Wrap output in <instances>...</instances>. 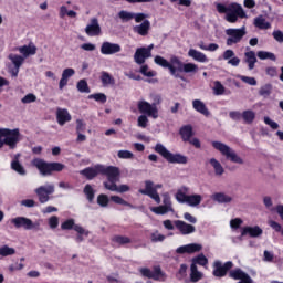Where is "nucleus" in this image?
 I'll list each match as a JSON object with an SVG mask.
<instances>
[{
	"label": "nucleus",
	"instance_id": "obj_10",
	"mask_svg": "<svg viewBox=\"0 0 283 283\" xmlns=\"http://www.w3.org/2000/svg\"><path fill=\"white\" fill-rule=\"evenodd\" d=\"M9 61L13 65V67H9V72L11 73V76H19V70H21V66L23 63H25V60L22 55L10 53L8 55Z\"/></svg>",
	"mask_w": 283,
	"mask_h": 283
},
{
	"label": "nucleus",
	"instance_id": "obj_26",
	"mask_svg": "<svg viewBox=\"0 0 283 283\" xmlns=\"http://www.w3.org/2000/svg\"><path fill=\"white\" fill-rule=\"evenodd\" d=\"M74 74H76V71H74V69L72 67L64 69L62 72V77L59 82V88L64 90V87L67 86L70 78H72Z\"/></svg>",
	"mask_w": 283,
	"mask_h": 283
},
{
	"label": "nucleus",
	"instance_id": "obj_34",
	"mask_svg": "<svg viewBox=\"0 0 283 283\" xmlns=\"http://www.w3.org/2000/svg\"><path fill=\"white\" fill-rule=\"evenodd\" d=\"M245 56V63H248L249 70H253L255 67V64L258 63V57L255 56L254 51H248L244 53Z\"/></svg>",
	"mask_w": 283,
	"mask_h": 283
},
{
	"label": "nucleus",
	"instance_id": "obj_50",
	"mask_svg": "<svg viewBox=\"0 0 283 283\" xmlns=\"http://www.w3.org/2000/svg\"><path fill=\"white\" fill-rule=\"evenodd\" d=\"M140 74H143L144 76H147L148 78H154V76H156V71L149 70L148 65H142Z\"/></svg>",
	"mask_w": 283,
	"mask_h": 283
},
{
	"label": "nucleus",
	"instance_id": "obj_28",
	"mask_svg": "<svg viewBox=\"0 0 283 283\" xmlns=\"http://www.w3.org/2000/svg\"><path fill=\"white\" fill-rule=\"evenodd\" d=\"M188 56L193 59V61H197V63H209V57H207V54L196 49H189Z\"/></svg>",
	"mask_w": 283,
	"mask_h": 283
},
{
	"label": "nucleus",
	"instance_id": "obj_57",
	"mask_svg": "<svg viewBox=\"0 0 283 283\" xmlns=\"http://www.w3.org/2000/svg\"><path fill=\"white\" fill-rule=\"evenodd\" d=\"M238 78H240V81H242L243 83H247V85H252V86L258 85V81L255 80V77L238 75Z\"/></svg>",
	"mask_w": 283,
	"mask_h": 283
},
{
	"label": "nucleus",
	"instance_id": "obj_19",
	"mask_svg": "<svg viewBox=\"0 0 283 283\" xmlns=\"http://www.w3.org/2000/svg\"><path fill=\"white\" fill-rule=\"evenodd\" d=\"M233 266L231 261L226 262L223 265L220 261L214 262L213 275L216 277H224L227 275V271Z\"/></svg>",
	"mask_w": 283,
	"mask_h": 283
},
{
	"label": "nucleus",
	"instance_id": "obj_64",
	"mask_svg": "<svg viewBox=\"0 0 283 283\" xmlns=\"http://www.w3.org/2000/svg\"><path fill=\"white\" fill-rule=\"evenodd\" d=\"M65 169V165L61 163H51V174L52 171H63Z\"/></svg>",
	"mask_w": 283,
	"mask_h": 283
},
{
	"label": "nucleus",
	"instance_id": "obj_12",
	"mask_svg": "<svg viewBox=\"0 0 283 283\" xmlns=\"http://www.w3.org/2000/svg\"><path fill=\"white\" fill-rule=\"evenodd\" d=\"M184 65H185V63H182L180 57L172 55L170 57L169 66H168V70L170 72L171 76H175V78H178L180 76V73H178V72H182Z\"/></svg>",
	"mask_w": 283,
	"mask_h": 283
},
{
	"label": "nucleus",
	"instance_id": "obj_60",
	"mask_svg": "<svg viewBox=\"0 0 283 283\" xmlns=\"http://www.w3.org/2000/svg\"><path fill=\"white\" fill-rule=\"evenodd\" d=\"M23 269H25V265L19 262H17L15 264H10L8 266L9 273H14V271H23Z\"/></svg>",
	"mask_w": 283,
	"mask_h": 283
},
{
	"label": "nucleus",
	"instance_id": "obj_43",
	"mask_svg": "<svg viewBox=\"0 0 283 283\" xmlns=\"http://www.w3.org/2000/svg\"><path fill=\"white\" fill-rule=\"evenodd\" d=\"M101 81L105 87H107V85H114L116 83L114 77L107 72H102Z\"/></svg>",
	"mask_w": 283,
	"mask_h": 283
},
{
	"label": "nucleus",
	"instance_id": "obj_9",
	"mask_svg": "<svg viewBox=\"0 0 283 283\" xmlns=\"http://www.w3.org/2000/svg\"><path fill=\"white\" fill-rule=\"evenodd\" d=\"M102 175L107 177L106 182H104V185H116V182H118V180H120V169H118V167H114V166H102Z\"/></svg>",
	"mask_w": 283,
	"mask_h": 283
},
{
	"label": "nucleus",
	"instance_id": "obj_22",
	"mask_svg": "<svg viewBox=\"0 0 283 283\" xmlns=\"http://www.w3.org/2000/svg\"><path fill=\"white\" fill-rule=\"evenodd\" d=\"M262 233H263V230L259 226L244 227L241 231V237L239 238V240H242L244 235H250V238H260Z\"/></svg>",
	"mask_w": 283,
	"mask_h": 283
},
{
	"label": "nucleus",
	"instance_id": "obj_35",
	"mask_svg": "<svg viewBox=\"0 0 283 283\" xmlns=\"http://www.w3.org/2000/svg\"><path fill=\"white\" fill-rule=\"evenodd\" d=\"M254 25L255 28H259V30H271V24L262 15H259L254 19Z\"/></svg>",
	"mask_w": 283,
	"mask_h": 283
},
{
	"label": "nucleus",
	"instance_id": "obj_39",
	"mask_svg": "<svg viewBox=\"0 0 283 283\" xmlns=\"http://www.w3.org/2000/svg\"><path fill=\"white\" fill-rule=\"evenodd\" d=\"M180 135L182 140H191V137L193 136V128L191 126H184L180 129Z\"/></svg>",
	"mask_w": 283,
	"mask_h": 283
},
{
	"label": "nucleus",
	"instance_id": "obj_29",
	"mask_svg": "<svg viewBox=\"0 0 283 283\" xmlns=\"http://www.w3.org/2000/svg\"><path fill=\"white\" fill-rule=\"evenodd\" d=\"M151 28V23L149 20H145L143 24L135 25L133 28L134 32L136 34H139L140 36H147L149 34V29Z\"/></svg>",
	"mask_w": 283,
	"mask_h": 283
},
{
	"label": "nucleus",
	"instance_id": "obj_31",
	"mask_svg": "<svg viewBox=\"0 0 283 283\" xmlns=\"http://www.w3.org/2000/svg\"><path fill=\"white\" fill-rule=\"evenodd\" d=\"M105 189L108 191H115L116 193H127L129 191L128 185L104 184Z\"/></svg>",
	"mask_w": 283,
	"mask_h": 283
},
{
	"label": "nucleus",
	"instance_id": "obj_45",
	"mask_svg": "<svg viewBox=\"0 0 283 283\" xmlns=\"http://www.w3.org/2000/svg\"><path fill=\"white\" fill-rule=\"evenodd\" d=\"M258 59H260L261 61H275V54H273L272 52L269 51H259L256 53Z\"/></svg>",
	"mask_w": 283,
	"mask_h": 283
},
{
	"label": "nucleus",
	"instance_id": "obj_4",
	"mask_svg": "<svg viewBox=\"0 0 283 283\" xmlns=\"http://www.w3.org/2000/svg\"><path fill=\"white\" fill-rule=\"evenodd\" d=\"M213 149H217V151H220L222 156L227 160H230V163H234L235 165H244V159L233 150V148L229 147V145L222 143V142H212L211 143Z\"/></svg>",
	"mask_w": 283,
	"mask_h": 283
},
{
	"label": "nucleus",
	"instance_id": "obj_8",
	"mask_svg": "<svg viewBox=\"0 0 283 283\" xmlns=\"http://www.w3.org/2000/svg\"><path fill=\"white\" fill-rule=\"evenodd\" d=\"M226 34L228 36L226 43L229 48H231V45H235L240 43L242 39H244V36L247 35V28L242 27L240 29H227Z\"/></svg>",
	"mask_w": 283,
	"mask_h": 283
},
{
	"label": "nucleus",
	"instance_id": "obj_46",
	"mask_svg": "<svg viewBox=\"0 0 283 283\" xmlns=\"http://www.w3.org/2000/svg\"><path fill=\"white\" fill-rule=\"evenodd\" d=\"M118 18L120 19V21H123V23H127L134 19V12H129L125 10L119 11Z\"/></svg>",
	"mask_w": 283,
	"mask_h": 283
},
{
	"label": "nucleus",
	"instance_id": "obj_17",
	"mask_svg": "<svg viewBox=\"0 0 283 283\" xmlns=\"http://www.w3.org/2000/svg\"><path fill=\"white\" fill-rule=\"evenodd\" d=\"M32 165L33 167H36L42 176L52 175L51 163H45L43 159H33Z\"/></svg>",
	"mask_w": 283,
	"mask_h": 283
},
{
	"label": "nucleus",
	"instance_id": "obj_41",
	"mask_svg": "<svg viewBox=\"0 0 283 283\" xmlns=\"http://www.w3.org/2000/svg\"><path fill=\"white\" fill-rule=\"evenodd\" d=\"M17 250L14 248H10V245L0 247V258H8L10 255H14Z\"/></svg>",
	"mask_w": 283,
	"mask_h": 283
},
{
	"label": "nucleus",
	"instance_id": "obj_16",
	"mask_svg": "<svg viewBox=\"0 0 283 283\" xmlns=\"http://www.w3.org/2000/svg\"><path fill=\"white\" fill-rule=\"evenodd\" d=\"M175 227L181 235H191V233H196V227L191 223H187L182 220H176Z\"/></svg>",
	"mask_w": 283,
	"mask_h": 283
},
{
	"label": "nucleus",
	"instance_id": "obj_59",
	"mask_svg": "<svg viewBox=\"0 0 283 283\" xmlns=\"http://www.w3.org/2000/svg\"><path fill=\"white\" fill-rule=\"evenodd\" d=\"M21 103H23L24 105H28L30 103H36V95L29 93L21 99Z\"/></svg>",
	"mask_w": 283,
	"mask_h": 283
},
{
	"label": "nucleus",
	"instance_id": "obj_20",
	"mask_svg": "<svg viewBox=\"0 0 283 283\" xmlns=\"http://www.w3.org/2000/svg\"><path fill=\"white\" fill-rule=\"evenodd\" d=\"M82 176H85L87 180H93V178H96L99 174H103V165H95L93 167L85 168L80 171Z\"/></svg>",
	"mask_w": 283,
	"mask_h": 283
},
{
	"label": "nucleus",
	"instance_id": "obj_1",
	"mask_svg": "<svg viewBox=\"0 0 283 283\" xmlns=\"http://www.w3.org/2000/svg\"><path fill=\"white\" fill-rule=\"evenodd\" d=\"M216 9L219 14H226L228 23H237L239 19H247V12L242 6L235 2L231 3H216Z\"/></svg>",
	"mask_w": 283,
	"mask_h": 283
},
{
	"label": "nucleus",
	"instance_id": "obj_40",
	"mask_svg": "<svg viewBox=\"0 0 283 283\" xmlns=\"http://www.w3.org/2000/svg\"><path fill=\"white\" fill-rule=\"evenodd\" d=\"M150 211L153 213H156V216H165L166 213H174V209L167 208V206H158V207H151Z\"/></svg>",
	"mask_w": 283,
	"mask_h": 283
},
{
	"label": "nucleus",
	"instance_id": "obj_61",
	"mask_svg": "<svg viewBox=\"0 0 283 283\" xmlns=\"http://www.w3.org/2000/svg\"><path fill=\"white\" fill-rule=\"evenodd\" d=\"M151 242H164L165 235L158 231H155L150 234Z\"/></svg>",
	"mask_w": 283,
	"mask_h": 283
},
{
	"label": "nucleus",
	"instance_id": "obj_51",
	"mask_svg": "<svg viewBox=\"0 0 283 283\" xmlns=\"http://www.w3.org/2000/svg\"><path fill=\"white\" fill-rule=\"evenodd\" d=\"M212 90L216 96H222V94H224V85H222V83L218 81L214 82V86Z\"/></svg>",
	"mask_w": 283,
	"mask_h": 283
},
{
	"label": "nucleus",
	"instance_id": "obj_33",
	"mask_svg": "<svg viewBox=\"0 0 283 283\" xmlns=\"http://www.w3.org/2000/svg\"><path fill=\"white\" fill-rule=\"evenodd\" d=\"M192 107L196 112H199V114H202L203 116H209V109L207 108V105H205L202 101H192Z\"/></svg>",
	"mask_w": 283,
	"mask_h": 283
},
{
	"label": "nucleus",
	"instance_id": "obj_54",
	"mask_svg": "<svg viewBox=\"0 0 283 283\" xmlns=\"http://www.w3.org/2000/svg\"><path fill=\"white\" fill-rule=\"evenodd\" d=\"M118 158H120L122 160H132V158H134V153L129 151V150H119L117 153Z\"/></svg>",
	"mask_w": 283,
	"mask_h": 283
},
{
	"label": "nucleus",
	"instance_id": "obj_36",
	"mask_svg": "<svg viewBox=\"0 0 283 283\" xmlns=\"http://www.w3.org/2000/svg\"><path fill=\"white\" fill-rule=\"evenodd\" d=\"M198 64L192 63V62H188V63H184V67L181 69V72H184L185 74H198Z\"/></svg>",
	"mask_w": 283,
	"mask_h": 283
},
{
	"label": "nucleus",
	"instance_id": "obj_14",
	"mask_svg": "<svg viewBox=\"0 0 283 283\" xmlns=\"http://www.w3.org/2000/svg\"><path fill=\"white\" fill-rule=\"evenodd\" d=\"M11 224H13L15 229H25L27 231H30L36 227L34 222L25 217H15L11 219Z\"/></svg>",
	"mask_w": 283,
	"mask_h": 283
},
{
	"label": "nucleus",
	"instance_id": "obj_5",
	"mask_svg": "<svg viewBox=\"0 0 283 283\" xmlns=\"http://www.w3.org/2000/svg\"><path fill=\"white\" fill-rule=\"evenodd\" d=\"M155 151L159 154V156H163V158H165V160H167L168 163L187 165V156L180 154H172L163 144H156Z\"/></svg>",
	"mask_w": 283,
	"mask_h": 283
},
{
	"label": "nucleus",
	"instance_id": "obj_11",
	"mask_svg": "<svg viewBox=\"0 0 283 283\" xmlns=\"http://www.w3.org/2000/svg\"><path fill=\"white\" fill-rule=\"evenodd\" d=\"M54 192V185L52 184H46L44 186H40L39 188L35 189V193L39 198V201L43 205L50 200L51 193Z\"/></svg>",
	"mask_w": 283,
	"mask_h": 283
},
{
	"label": "nucleus",
	"instance_id": "obj_15",
	"mask_svg": "<svg viewBox=\"0 0 283 283\" xmlns=\"http://www.w3.org/2000/svg\"><path fill=\"white\" fill-rule=\"evenodd\" d=\"M120 50H123V48H120V44L118 43L103 42L101 45V54H104V56L118 54Z\"/></svg>",
	"mask_w": 283,
	"mask_h": 283
},
{
	"label": "nucleus",
	"instance_id": "obj_37",
	"mask_svg": "<svg viewBox=\"0 0 283 283\" xmlns=\"http://www.w3.org/2000/svg\"><path fill=\"white\" fill-rule=\"evenodd\" d=\"M197 45L200 50H203L205 52H218V50H220V45H218L217 43H210L207 45L203 41H201Z\"/></svg>",
	"mask_w": 283,
	"mask_h": 283
},
{
	"label": "nucleus",
	"instance_id": "obj_58",
	"mask_svg": "<svg viewBox=\"0 0 283 283\" xmlns=\"http://www.w3.org/2000/svg\"><path fill=\"white\" fill-rule=\"evenodd\" d=\"M88 98H93L97 103H107V96L103 93H96L88 96Z\"/></svg>",
	"mask_w": 283,
	"mask_h": 283
},
{
	"label": "nucleus",
	"instance_id": "obj_21",
	"mask_svg": "<svg viewBox=\"0 0 283 283\" xmlns=\"http://www.w3.org/2000/svg\"><path fill=\"white\" fill-rule=\"evenodd\" d=\"M85 33L87 34V36L101 35V24L98 23V19H91V22L85 28Z\"/></svg>",
	"mask_w": 283,
	"mask_h": 283
},
{
	"label": "nucleus",
	"instance_id": "obj_25",
	"mask_svg": "<svg viewBox=\"0 0 283 283\" xmlns=\"http://www.w3.org/2000/svg\"><path fill=\"white\" fill-rule=\"evenodd\" d=\"M147 59H151V53H147L145 48H138L134 54V61L137 65H143Z\"/></svg>",
	"mask_w": 283,
	"mask_h": 283
},
{
	"label": "nucleus",
	"instance_id": "obj_47",
	"mask_svg": "<svg viewBox=\"0 0 283 283\" xmlns=\"http://www.w3.org/2000/svg\"><path fill=\"white\" fill-rule=\"evenodd\" d=\"M241 116L244 123H248V125H251V123L255 120V112L253 111H244Z\"/></svg>",
	"mask_w": 283,
	"mask_h": 283
},
{
	"label": "nucleus",
	"instance_id": "obj_44",
	"mask_svg": "<svg viewBox=\"0 0 283 283\" xmlns=\"http://www.w3.org/2000/svg\"><path fill=\"white\" fill-rule=\"evenodd\" d=\"M11 169H13V171H17V174H19L20 176H25V168H23V165H21L18 159H14L11 163Z\"/></svg>",
	"mask_w": 283,
	"mask_h": 283
},
{
	"label": "nucleus",
	"instance_id": "obj_55",
	"mask_svg": "<svg viewBox=\"0 0 283 283\" xmlns=\"http://www.w3.org/2000/svg\"><path fill=\"white\" fill-rule=\"evenodd\" d=\"M163 198V206L168 208V209H174V206L171 203V196H169L168 192H165L161 195Z\"/></svg>",
	"mask_w": 283,
	"mask_h": 283
},
{
	"label": "nucleus",
	"instance_id": "obj_24",
	"mask_svg": "<svg viewBox=\"0 0 283 283\" xmlns=\"http://www.w3.org/2000/svg\"><path fill=\"white\" fill-rule=\"evenodd\" d=\"M18 52H20L22 59L25 61L29 56H34V54H36V45H34V43H29L27 45L19 46Z\"/></svg>",
	"mask_w": 283,
	"mask_h": 283
},
{
	"label": "nucleus",
	"instance_id": "obj_3",
	"mask_svg": "<svg viewBox=\"0 0 283 283\" xmlns=\"http://www.w3.org/2000/svg\"><path fill=\"white\" fill-rule=\"evenodd\" d=\"M21 143V133L19 128H1L0 127V149L9 147V149H17V145Z\"/></svg>",
	"mask_w": 283,
	"mask_h": 283
},
{
	"label": "nucleus",
	"instance_id": "obj_27",
	"mask_svg": "<svg viewBox=\"0 0 283 283\" xmlns=\"http://www.w3.org/2000/svg\"><path fill=\"white\" fill-rule=\"evenodd\" d=\"M211 200H213V202H218L219 205H229L233 202V197L224 192H214L211 196Z\"/></svg>",
	"mask_w": 283,
	"mask_h": 283
},
{
	"label": "nucleus",
	"instance_id": "obj_52",
	"mask_svg": "<svg viewBox=\"0 0 283 283\" xmlns=\"http://www.w3.org/2000/svg\"><path fill=\"white\" fill-rule=\"evenodd\" d=\"M84 193H85L88 202H94V188H92L91 185L85 186Z\"/></svg>",
	"mask_w": 283,
	"mask_h": 283
},
{
	"label": "nucleus",
	"instance_id": "obj_2",
	"mask_svg": "<svg viewBox=\"0 0 283 283\" xmlns=\"http://www.w3.org/2000/svg\"><path fill=\"white\" fill-rule=\"evenodd\" d=\"M190 188L187 186H181L176 195H175V199L177 200V202H179V205H187L188 207H192V208H197L200 207V205H202V195L199 193H192L189 195Z\"/></svg>",
	"mask_w": 283,
	"mask_h": 283
},
{
	"label": "nucleus",
	"instance_id": "obj_42",
	"mask_svg": "<svg viewBox=\"0 0 283 283\" xmlns=\"http://www.w3.org/2000/svg\"><path fill=\"white\" fill-rule=\"evenodd\" d=\"M191 264H195V266H198V264L199 266H207V264H209V259H207L205 254H199L192 259Z\"/></svg>",
	"mask_w": 283,
	"mask_h": 283
},
{
	"label": "nucleus",
	"instance_id": "obj_63",
	"mask_svg": "<svg viewBox=\"0 0 283 283\" xmlns=\"http://www.w3.org/2000/svg\"><path fill=\"white\" fill-rule=\"evenodd\" d=\"M273 90V86H271V84H265L263 85L260 91L259 94L261 96H269L271 94V91Z\"/></svg>",
	"mask_w": 283,
	"mask_h": 283
},
{
	"label": "nucleus",
	"instance_id": "obj_56",
	"mask_svg": "<svg viewBox=\"0 0 283 283\" xmlns=\"http://www.w3.org/2000/svg\"><path fill=\"white\" fill-rule=\"evenodd\" d=\"M137 125L138 127H142V129L147 128V125H149V118L147 117V115H140L137 118Z\"/></svg>",
	"mask_w": 283,
	"mask_h": 283
},
{
	"label": "nucleus",
	"instance_id": "obj_53",
	"mask_svg": "<svg viewBox=\"0 0 283 283\" xmlns=\"http://www.w3.org/2000/svg\"><path fill=\"white\" fill-rule=\"evenodd\" d=\"M154 61L156 65H159L160 67H166L169 70V61H167L165 57L156 55Z\"/></svg>",
	"mask_w": 283,
	"mask_h": 283
},
{
	"label": "nucleus",
	"instance_id": "obj_6",
	"mask_svg": "<svg viewBox=\"0 0 283 283\" xmlns=\"http://www.w3.org/2000/svg\"><path fill=\"white\" fill-rule=\"evenodd\" d=\"M160 103H161L160 96H157L155 99V103L153 104H150L147 101H139L137 103V109L140 112V114L156 119L159 116L158 107L156 105H160Z\"/></svg>",
	"mask_w": 283,
	"mask_h": 283
},
{
	"label": "nucleus",
	"instance_id": "obj_48",
	"mask_svg": "<svg viewBox=\"0 0 283 283\" xmlns=\"http://www.w3.org/2000/svg\"><path fill=\"white\" fill-rule=\"evenodd\" d=\"M187 264L182 263L180 264L177 273H176V277L177 280H187Z\"/></svg>",
	"mask_w": 283,
	"mask_h": 283
},
{
	"label": "nucleus",
	"instance_id": "obj_32",
	"mask_svg": "<svg viewBox=\"0 0 283 283\" xmlns=\"http://www.w3.org/2000/svg\"><path fill=\"white\" fill-rule=\"evenodd\" d=\"M203 276H205V274H202V272L198 271V265H196V264L190 265L189 282H192V283L200 282V280H202Z\"/></svg>",
	"mask_w": 283,
	"mask_h": 283
},
{
	"label": "nucleus",
	"instance_id": "obj_7",
	"mask_svg": "<svg viewBox=\"0 0 283 283\" xmlns=\"http://www.w3.org/2000/svg\"><path fill=\"white\" fill-rule=\"evenodd\" d=\"M158 189H163V184H154L151 180L144 181V188H140L138 191L142 196H148L151 200L156 201L157 205H160V195H158Z\"/></svg>",
	"mask_w": 283,
	"mask_h": 283
},
{
	"label": "nucleus",
	"instance_id": "obj_13",
	"mask_svg": "<svg viewBox=\"0 0 283 283\" xmlns=\"http://www.w3.org/2000/svg\"><path fill=\"white\" fill-rule=\"evenodd\" d=\"M61 229L63 231H70L71 229H74V231H76V233H78L80 235H85V238H87V235H90V231L85 230L80 224H75L74 219H67L66 221L62 222Z\"/></svg>",
	"mask_w": 283,
	"mask_h": 283
},
{
	"label": "nucleus",
	"instance_id": "obj_62",
	"mask_svg": "<svg viewBox=\"0 0 283 283\" xmlns=\"http://www.w3.org/2000/svg\"><path fill=\"white\" fill-rule=\"evenodd\" d=\"M97 205H99V207H107V205H109V197H107V195H99L97 197Z\"/></svg>",
	"mask_w": 283,
	"mask_h": 283
},
{
	"label": "nucleus",
	"instance_id": "obj_49",
	"mask_svg": "<svg viewBox=\"0 0 283 283\" xmlns=\"http://www.w3.org/2000/svg\"><path fill=\"white\" fill-rule=\"evenodd\" d=\"M77 90H78V92H81L82 94H90V86L87 85V81L81 80V81L77 83Z\"/></svg>",
	"mask_w": 283,
	"mask_h": 283
},
{
	"label": "nucleus",
	"instance_id": "obj_38",
	"mask_svg": "<svg viewBox=\"0 0 283 283\" xmlns=\"http://www.w3.org/2000/svg\"><path fill=\"white\" fill-rule=\"evenodd\" d=\"M150 280H156L157 282H165L167 280V274L160 270V268L156 266L153 271V275Z\"/></svg>",
	"mask_w": 283,
	"mask_h": 283
},
{
	"label": "nucleus",
	"instance_id": "obj_30",
	"mask_svg": "<svg viewBox=\"0 0 283 283\" xmlns=\"http://www.w3.org/2000/svg\"><path fill=\"white\" fill-rule=\"evenodd\" d=\"M210 167H212L216 176H223L224 175V167L220 163V160L216 159L214 157L208 160Z\"/></svg>",
	"mask_w": 283,
	"mask_h": 283
},
{
	"label": "nucleus",
	"instance_id": "obj_23",
	"mask_svg": "<svg viewBox=\"0 0 283 283\" xmlns=\"http://www.w3.org/2000/svg\"><path fill=\"white\" fill-rule=\"evenodd\" d=\"M55 116H56L57 124L61 127H63L65 123H70V120H72V115L70 114V111H67L66 108H57Z\"/></svg>",
	"mask_w": 283,
	"mask_h": 283
},
{
	"label": "nucleus",
	"instance_id": "obj_18",
	"mask_svg": "<svg viewBox=\"0 0 283 283\" xmlns=\"http://www.w3.org/2000/svg\"><path fill=\"white\" fill-rule=\"evenodd\" d=\"M200 251H202V244L200 243H189L176 249V253H179L180 255L185 253H188V254L200 253Z\"/></svg>",
	"mask_w": 283,
	"mask_h": 283
}]
</instances>
